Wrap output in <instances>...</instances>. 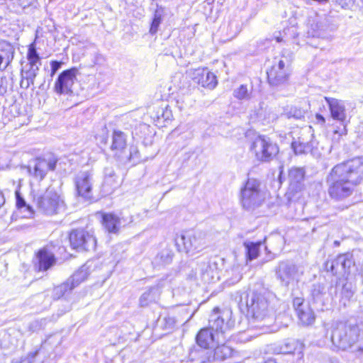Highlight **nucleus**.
<instances>
[{
	"label": "nucleus",
	"mask_w": 363,
	"mask_h": 363,
	"mask_svg": "<svg viewBox=\"0 0 363 363\" xmlns=\"http://www.w3.org/2000/svg\"><path fill=\"white\" fill-rule=\"evenodd\" d=\"M363 178V157L335 165L326 177L328 192L334 200L350 196Z\"/></svg>",
	"instance_id": "1"
},
{
	"label": "nucleus",
	"mask_w": 363,
	"mask_h": 363,
	"mask_svg": "<svg viewBox=\"0 0 363 363\" xmlns=\"http://www.w3.org/2000/svg\"><path fill=\"white\" fill-rule=\"evenodd\" d=\"M272 295L266 291H253L246 296L245 303L247 312L252 315L255 327L262 333H272L275 330L274 323L275 317L273 308L270 306V298Z\"/></svg>",
	"instance_id": "2"
},
{
	"label": "nucleus",
	"mask_w": 363,
	"mask_h": 363,
	"mask_svg": "<svg viewBox=\"0 0 363 363\" xmlns=\"http://www.w3.org/2000/svg\"><path fill=\"white\" fill-rule=\"evenodd\" d=\"M331 341L340 350L363 352V329L357 325L338 323L332 330Z\"/></svg>",
	"instance_id": "3"
},
{
	"label": "nucleus",
	"mask_w": 363,
	"mask_h": 363,
	"mask_svg": "<svg viewBox=\"0 0 363 363\" xmlns=\"http://www.w3.org/2000/svg\"><path fill=\"white\" fill-rule=\"evenodd\" d=\"M175 243L179 251H184L186 254L194 255L207 246L206 233L201 231L185 232L177 235Z\"/></svg>",
	"instance_id": "4"
},
{
	"label": "nucleus",
	"mask_w": 363,
	"mask_h": 363,
	"mask_svg": "<svg viewBox=\"0 0 363 363\" xmlns=\"http://www.w3.org/2000/svg\"><path fill=\"white\" fill-rule=\"evenodd\" d=\"M232 312L229 310H220L215 308L208 319L209 328L215 331L217 342H223L225 339V334L234 326L231 320Z\"/></svg>",
	"instance_id": "5"
},
{
	"label": "nucleus",
	"mask_w": 363,
	"mask_h": 363,
	"mask_svg": "<svg viewBox=\"0 0 363 363\" xmlns=\"http://www.w3.org/2000/svg\"><path fill=\"white\" fill-rule=\"evenodd\" d=\"M261 183L256 179H248L240 191V201L247 210L259 206L264 200V194L260 189Z\"/></svg>",
	"instance_id": "6"
},
{
	"label": "nucleus",
	"mask_w": 363,
	"mask_h": 363,
	"mask_svg": "<svg viewBox=\"0 0 363 363\" xmlns=\"http://www.w3.org/2000/svg\"><path fill=\"white\" fill-rule=\"evenodd\" d=\"M303 274L304 269L302 266L289 260L279 262L275 268L276 277L284 286L298 282Z\"/></svg>",
	"instance_id": "7"
},
{
	"label": "nucleus",
	"mask_w": 363,
	"mask_h": 363,
	"mask_svg": "<svg viewBox=\"0 0 363 363\" xmlns=\"http://www.w3.org/2000/svg\"><path fill=\"white\" fill-rule=\"evenodd\" d=\"M250 150L257 160L265 162L272 160L279 152L278 145L264 136L257 137L252 142Z\"/></svg>",
	"instance_id": "8"
},
{
	"label": "nucleus",
	"mask_w": 363,
	"mask_h": 363,
	"mask_svg": "<svg viewBox=\"0 0 363 363\" xmlns=\"http://www.w3.org/2000/svg\"><path fill=\"white\" fill-rule=\"evenodd\" d=\"M38 208L44 213L52 215L64 209V201L54 188L48 187L37 200Z\"/></svg>",
	"instance_id": "9"
},
{
	"label": "nucleus",
	"mask_w": 363,
	"mask_h": 363,
	"mask_svg": "<svg viewBox=\"0 0 363 363\" xmlns=\"http://www.w3.org/2000/svg\"><path fill=\"white\" fill-rule=\"evenodd\" d=\"M70 245L79 251L94 250L96 246V240L91 230L84 228L74 229L69 235Z\"/></svg>",
	"instance_id": "10"
},
{
	"label": "nucleus",
	"mask_w": 363,
	"mask_h": 363,
	"mask_svg": "<svg viewBox=\"0 0 363 363\" xmlns=\"http://www.w3.org/2000/svg\"><path fill=\"white\" fill-rule=\"evenodd\" d=\"M57 159L55 157L48 158H36L28 167L29 174L38 181H42L49 171L56 168Z\"/></svg>",
	"instance_id": "11"
},
{
	"label": "nucleus",
	"mask_w": 363,
	"mask_h": 363,
	"mask_svg": "<svg viewBox=\"0 0 363 363\" xmlns=\"http://www.w3.org/2000/svg\"><path fill=\"white\" fill-rule=\"evenodd\" d=\"M77 73L78 69L75 67L62 72L55 82L54 91L60 95L71 94Z\"/></svg>",
	"instance_id": "12"
},
{
	"label": "nucleus",
	"mask_w": 363,
	"mask_h": 363,
	"mask_svg": "<svg viewBox=\"0 0 363 363\" xmlns=\"http://www.w3.org/2000/svg\"><path fill=\"white\" fill-rule=\"evenodd\" d=\"M77 194L85 200L93 199L94 178L91 171L79 172L74 180Z\"/></svg>",
	"instance_id": "13"
},
{
	"label": "nucleus",
	"mask_w": 363,
	"mask_h": 363,
	"mask_svg": "<svg viewBox=\"0 0 363 363\" xmlns=\"http://www.w3.org/2000/svg\"><path fill=\"white\" fill-rule=\"evenodd\" d=\"M191 79L203 87L213 89L217 85L216 75L207 68H198L189 71Z\"/></svg>",
	"instance_id": "14"
},
{
	"label": "nucleus",
	"mask_w": 363,
	"mask_h": 363,
	"mask_svg": "<svg viewBox=\"0 0 363 363\" xmlns=\"http://www.w3.org/2000/svg\"><path fill=\"white\" fill-rule=\"evenodd\" d=\"M325 100L329 106L330 111L333 118L340 121L343 125L342 129H341L340 131L335 130V133H339L340 135H346L347 129L345 121L347 115L344 102L334 98L326 97Z\"/></svg>",
	"instance_id": "15"
},
{
	"label": "nucleus",
	"mask_w": 363,
	"mask_h": 363,
	"mask_svg": "<svg viewBox=\"0 0 363 363\" xmlns=\"http://www.w3.org/2000/svg\"><path fill=\"white\" fill-rule=\"evenodd\" d=\"M311 297L313 303L318 305L320 309L325 305L326 301V281L318 280L313 283L311 286Z\"/></svg>",
	"instance_id": "16"
},
{
	"label": "nucleus",
	"mask_w": 363,
	"mask_h": 363,
	"mask_svg": "<svg viewBox=\"0 0 363 363\" xmlns=\"http://www.w3.org/2000/svg\"><path fill=\"white\" fill-rule=\"evenodd\" d=\"M126 135L121 130H114L112 135V143L111 150L113 152L114 156L120 160L126 151Z\"/></svg>",
	"instance_id": "17"
},
{
	"label": "nucleus",
	"mask_w": 363,
	"mask_h": 363,
	"mask_svg": "<svg viewBox=\"0 0 363 363\" xmlns=\"http://www.w3.org/2000/svg\"><path fill=\"white\" fill-rule=\"evenodd\" d=\"M37 264L35 265L38 271H46L55 264L56 259L52 252L47 248L40 249L36 254Z\"/></svg>",
	"instance_id": "18"
},
{
	"label": "nucleus",
	"mask_w": 363,
	"mask_h": 363,
	"mask_svg": "<svg viewBox=\"0 0 363 363\" xmlns=\"http://www.w3.org/2000/svg\"><path fill=\"white\" fill-rule=\"evenodd\" d=\"M101 218L104 228L110 233H117L122 225H126V223L123 224V218H119L113 213H104Z\"/></svg>",
	"instance_id": "19"
},
{
	"label": "nucleus",
	"mask_w": 363,
	"mask_h": 363,
	"mask_svg": "<svg viewBox=\"0 0 363 363\" xmlns=\"http://www.w3.org/2000/svg\"><path fill=\"white\" fill-rule=\"evenodd\" d=\"M118 186V183L114 170L111 167H106L104 169V182L101 184V192L103 195L106 196L111 194Z\"/></svg>",
	"instance_id": "20"
},
{
	"label": "nucleus",
	"mask_w": 363,
	"mask_h": 363,
	"mask_svg": "<svg viewBox=\"0 0 363 363\" xmlns=\"http://www.w3.org/2000/svg\"><path fill=\"white\" fill-rule=\"evenodd\" d=\"M15 49L6 41L0 42V71L6 69L13 60Z\"/></svg>",
	"instance_id": "21"
},
{
	"label": "nucleus",
	"mask_w": 363,
	"mask_h": 363,
	"mask_svg": "<svg viewBox=\"0 0 363 363\" xmlns=\"http://www.w3.org/2000/svg\"><path fill=\"white\" fill-rule=\"evenodd\" d=\"M196 343L203 349L208 348L211 343L217 341L216 334H213L210 328L200 330L196 337Z\"/></svg>",
	"instance_id": "22"
},
{
	"label": "nucleus",
	"mask_w": 363,
	"mask_h": 363,
	"mask_svg": "<svg viewBox=\"0 0 363 363\" xmlns=\"http://www.w3.org/2000/svg\"><path fill=\"white\" fill-rule=\"evenodd\" d=\"M267 78L271 86H279L287 82L288 74L286 70L276 71V69H270L267 72Z\"/></svg>",
	"instance_id": "23"
},
{
	"label": "nucleus",
	"mask_w": 363,
	"mask_h": 363,
	"mask_svg": "<svg viewBox=\"0 0 363 363\" xmlns=\"http://www.w3.org/2000/svg\"><path fill=\"white\" fill-rule=\"evenodd\" d=\"M291 147L296 155L304 154L311 150L313 144L311 140H307L302 134L297 140L292 142Z\"/></svg>",
	"instance_id": "24"
},
{
	"label": "nucleus",
	"mask_w": 363,
	"mask_h": 363,
	"mask_svg": "<svg viewBox=\"0 0 363 363\" xmlns=\"http://www.w3.org/2000/svg\"><path fill=\"white\" fill-rule=\"evenodd\" d=\"M89 273L88 272V268L85 266H82L79 270L73 274V275L69 277L67 281L69 282L70 287L73 289L77 286L82 281H85Z\"/></svg>",
	"instance_id": "25"
},
{
	"label": "nucleus",
	"mask_w": 363,
	"mask_h": 363,
	"mask_svg": "<svg viewBox=\"0 0 363 363\" xmlns=\"http://www.w3.org/2000/svg\"><path fill=\"white\" fill-rule=\"evenodd\" d=\"M160 290L157 286L150 287L144 292L140 298V305L142 307L147 306L150 303L155 301L159 297Z\"/></svg>",
	"instance_id": "26"
},
{
	"label": "nucleus",
	"mask_w": 363,
	"mask_h": 363,
	"mask_svg": "<svg viewBox=\"0 0 363 363\" xmlns=\"http://www.w3.org/2000/svg\"><path fill=\"white\" fill-rule=\"evenodd\" d=\"M223 342H223H220L221 345L217 346L214 350H212L214 361H223L232 354V349L225 345Z\"/></svg>",
	"instance_id": "27"
},
{
	"label": "nucleus",
	"mask_w": 363,
	"mask_h": 363,
	"mask_svg": "<svg viewBox=\"0 0 363 363\" xmlns=\"http://www.w3.org/2000/svg\"><path fill=\"white\" fill-rule=\"evenodd\" d=\"M191 355L193 359H196L199 363H208L214 361L213 351L201 348L198 351L191 352Z\"/></svg>",
	"instance_id": "28"
},
{
	"label": "nucleus",
	"mask_w": 363,
	"mask_h": 363,
	"mask_svg": "<svg viewBox=\"0 0 363 363\" xmlns=\"http://www.w3.org/2000/svg\"><path fill=\"white\" fill-rule=\"evenodd\" d=\"M298 319L300 322L303 325H312L315 320V316L312 311V309L308 306L307 307H305L303 310L300 311L296 313Z\"/></svg>",
	"instance_id": "29"
},
{
	"label": "nucleus",
	"mask_w": 363,
	"mask_h": 363,
	"mask_svg": "<svg viewBox=\"0 0 363 363\" xmlns=\"http://www.w3.org/2000/svg\"><path fill=\"white\" fill-rule=\"evenodd\" d=\"M40 66L38 65L27 64L21 69V77L28 80L30 82H34L36 76L38 75Z\"/></svg>",
	"instance_id": "30"
},
{
	"label": "nucleus",
	"mask_w": 363,
	"mask_h": 363,
	"mask_svg": "<svg viewBox=\"0 0 363 363\" xmlns=\"http://www.w3.org/2000/svg\"><path fill=\"white\" fill-rule=\"evenodd\" d=\"M174 253L169 248L162 250L155 257V263L157 265L169 264L172 262Z\"/></svg>",
	"instance_id": "31"
},
{
	"label": "nucleus",
	"mask_w": 363,
	"mask_h": 363,
	"mask_svg": "<svg viewBox=\"0 0 363 363\" xmlns=\"http://www.w3.org/2000/svg\"><path fill=\"white\" fill-rule=\"evenodd\" d=\"M260 242H245L244 246L246 249V255L247 260H253L256 259L259 253Z\"/></svg>",
	"instance_id": "32"
},
{
	"label": "nucleus",
	"mask_w": 363,
	"mask_h": 363,
	"mask_svg": "<svg viewBox=\"0 0 363 363\" xmlns=\"http://www.w3.org/2000/svg\"><path fill=\"white\" fill-rule=\"evenodd\" d=\"M352 261L347 255H340L335 259V264L339 267L341 274L345 273L351 267Z\"/></svg>",
	"instance_id": "33"
},
{
	"label": "nucleus",
	"mask_w": 363,
	"mask_h": 363,
	"mask_svg": "<svg viewBox=\"0 0 363 363\" xmlns=\"http://www.w3.org/2000/svg\"><path fill=\"white\" fill-rule=\"evenodd\" d=\"M26 57L28 64L41 65V58L37 52L35 42L29 45Z\"/></svg>",
	"instance_id": "34"
},
{
	"label": "nucleus",
	"mask_w": 363,
	"mask_h": 363,
	"mask_svg": "<svg viewBox=\"0 0 363 363\" xmlns=\"http://www.w3.org/2000/svg\"><path fill=\"white\" fill-rule=\"evenodd\" d=\"M305 177V171L303 168L293 167L289 170V179L291 184L301 183Z\"/></svg>",
	"instance_id": "35"
},
{
	"label": "nucleus",
	"mask_w": 363,
	"mask_h": 363,
	"mask_svg": "<svg viewBox=\"0 0 363 363\" xmlns=\"http://www.w3.org/2000/svg\"><path fill=\"white\" fill-rule=\"evenodd\" d=\"M138 155L139 152L137 147L132 146L130 147L128 152H127L126 151L125 152L120 161L123 163H126L128 162H133V163H137L140 160Z\"/></svg>",
	"instance_id": "36"
},
{
	"label": "nucleus",
	"mask_w": 363,
	"mask_h": 363,
	"mask_svg": "<svg viewBox=\"0 0 363 363\" xmlns=\"http://www.w3.org/2000/svg\"><path fill=\"white\" fill-rule=\"evenodd\" d=\"M252 89H248L246 85L242 84L233 91V96L239 100H250Z\"/></svg>",
	"instance_id": "37"
},
{
	"label": "nucleus",
	"mask_w": 363,
	"mask_h": 363,
	"mask_svg": "<svg viewBox=\"0 0 363 363\" xmlns=\"http://www.w3.org/2000/svg\"><path fill=\"white\" fill-rule=\"evenodd\" d=\"M306 113L305 110L297 106H291L285 111V115L289 118H294L296 119H301L304 118Z\"/></svg>",
	"instance_id": "38"
},
{
	"label": "nucleus",
	"mask_w": 363,
	"mask_h": 363,
	"mask_svg": "<svg viewBox=\"0 0 363 363\" xmlns=\"http://www.w3.org/2000/svg\"><path fill=\"white\" fill-rule=\"evenodd\" d=\"M73 288L70 287L69 282L66 281L65 282L62 283V284L55 287L53 290V296L55 298H60L64 294L67 292L68 291L72 290Z\"/></svg>",
	"instance_id": "39"
},
{
	"label": "nucleus",
	"mask_w": 363,
	"mask_h": 363,
	"mask_svg": "<svg viewBox=\"0 0 363 363\" xmlns=\"http://www.w3.org/2000/svg\"><path fill=\"white\" fill-rule=\"evenodd\" d=\"M16 206L18 209H24L28 212V216H31L33 214L32 208L28 205L23 198L20 195L18 191H16Z\"/></svg>",
	"instance_id": "40"
},
{
	"label": "nucleus",
	"mask_w": 363,
	"mask_h": 363,
	"mask_svg": "<svg viewBox=\"0 0 363 363\" xmlns=\"http://www.w3.org/2000/svg\"><path fill=\"white\" fill-rule=\"evenodd\" d=\"M341 295L342 298L350 300L354 295L352 284L350 282L345 283L342 286Z\"/></svg>",
	"instance_id": "41"
},
{
	"label": "nucleus",
	"mask_w": 363,
	"mask_h": 363,
	"mask_svg": "<svg viewBox=\"0 0 363 363\" xmlns=\"http://www.w3.org/2000/svg\"><path fill=\"white\" fill-rule=\"evenodd\" d=\"M177 323L178 320L173 316L167 315L162 319V326L167 330H173Z\"/></svg>",
	"instance_id": "42"
},
{
	"label": "nucleus",
	"mask_w": 363,
	"mask_h": 363,
	"mask_svg": "<svg viewBox=\"0 0 363 363\" xmlns=\"http://www.w3.org/2000/svg\"><path fill=\"white\" fill-rule=\"evenodd\" d=\"M161 21H162L161 14L159 13L157 11H155L153 20L151 23L150 29V33L152 35H154L157 32L159 26L161 23Z\"/></svg>",
	"instance_id": "43"
},
{
	"label": "nucleus",
	"mask_w": 363,
	"mask_h": 363,
	"mask_svg": "<svg viewBox=\"0 0 363 363\" xmlns=\"http://www.w3.org/2000/svg\"><path fill=\"white\" fill-rule=\"evenodd\" d=\"M96 138L101 143H106L108 138V130L106 125L101 127V132L97 133Z\"/></svg>",
	"instance_id": "44"
},
{
	"label": "nucleus",
	"mask_w": 363,
	"mask_h": 363,
	"mask_svg": "<svg viewBox=\"0 0 363 363\" xmlns=\"http://www.w3.org/2000/svg\"><path fill=\"white\" fill-rule=\"evenodd\" d=\"M325 268L328 272H330L333 275L341 274L339 270V267H337L335 264V259L332 261H327L325 263Z\"/></svg>",
	"instance_id": "45"
},
{
	"label": "nucleus",
	"mask_w": 363,
	"mask_h": 363,
	"mask_svg": "<svg viewBox=\"0 0 363 363\" xmlns=\"http://www.w3.org/2000/svg\"><path fill=\"white\" fill-rule=\"evenodd\" d=\"M293 305H294V307L297 312L301 310H303L305 307H307L308 306L307 305H305L303 303V299L301 298H299V297H297V298H295L293 301Z\"/></svg>",
	"instance_id": "46"
},
{
	"label": "nucleus",
	"mask_w": 363,
	"mask_h": 363,
	"mask_svg": "<svg viewBox=\"0 0 363 363\" xmlns=\"http://www.w3.org/2000/svg\"><path fill=\"white\" fill-rule=\"evenodd\" d=\"M62 65V62L57 60H52L50 62V77H53V76L56 74V72L61 68Z\"/></svg>",
	"instance_id": "47"
},
{
	"label": "nucleus",
	"mask_w": 363,
	"mask_h": 363,
	"mask_svg": "<svg viewBox=\"0 0 363 363\" xmlns=\"http://www.w3.org/2000/svg\"><path fill=\"white\" fill-rule=\"evenodd\" d=\"M38 350L28 354V355L22 358L18 363H33L38 354Z\"/></svg>",
	"instance_id": "48"
},
{
	"label": "nucleus",
	"mask_w": 363,
	"mask_h": 363,
	"mask_svg": "<svg viewBox=\"0 0 363 363\" xmlns=\"http://www.w3.org/2000/svg\"><path fill=\"white\" fill-rule=\"evenodd\" d=\"M336 2L344 9H350L353 6L354 0H336Z\"/></svg>",
	"instance_id": "49"
},
{
	"label": "nucleus",
	"mask_w": 363,
	"mask_h": 363,
	"mask_svg": "<svg viewBox=\"0 0 363 363\" xmlns=\"http://www.w3.org/2000/svg\"><path fill=\"white\" fill-rule=\"evenodd\" d=\"M8 80L6 77H0V96H3L7 91Z\"/></svg>",
	"instance_id": "50"
},
{
	"label": "nucleus",
	"mask_w": 363,
	"mask_h": 363,
	"mask_svg": "<svg viewBox=\"0 0 363 363\" xmlns=\"http://www.w3.org/2000/svg\"><path fill=\"white\" fill-rule=\"evenodd\" d=\"M171 116H172L171 111L169 110L167 108H166L165 110L162 109V113L160 116H158V118L161 117L164 121H167V120L170 119Z\"/></svg>",
	"instance_id": "51"
},
{
	"label": "nucleus",
	"mask_w": 363,
	"mask_h": 363,
	"mask_svg": "<svg viewBox=\"0 0 363 363\" xmlns=\"http://www.w3.org/2000/svg\"><path fill=\"white\" fill-rule=\"evenodd\" d=\"M271 69H276L277 70H286L285 69V63L284 60H280L277 65H274Z\"/></svg>",
	"instance_id": "52"
},
{
	"label": "nucleus",
	"mask_w": 363,
	"mask_h": 363,
	"mask_svg": "<svg viewBox=\"0 0 363 363\" xmlns=\"http://www.w3.org/2000/svg\"><path fill=\"white\" fill-rule=\"evenodd\" d=\"M34 82H30L28 80L23 79L21 77V87L23 89H28L30 85H33Z\"/></svg>",
	"instance_id": "53"
},
{
	"label": "nucleus",
	"mask_w": 363,
	"mask_h": 363,
	"mask_svg": "<svg viewBox=\"0 0 363 363\" xmlns=\"http://www.w3.org/2000/svg\"><path fill=\"white\" fill-rule=\"evenodd\" d=\"M315 123L317 124H319L320 125H323L325 123V118L319 114V113H316L315 116Z\"/></svg>",
	"instance_id": "54"
},
{
	"label": "nucleus",
	"mask_w": 363,
	"mask_h": 363,
	"mask_svg": "<svg viewBox=\"0 0 363 363\" xmlns=\"http://www.w3.org/2000/svg\"><path fill=\"white\" fill-rule=\"evenodd\" d=\"M201 279L203 282L205 283H207V282H209L210 281V278H209V272L208 271H206L205 272H203L201 275Z\"/></svg>",
	"instance_id": "55"
},
{
	"label": "nucleus",
	"mask_w": 363,
	"mask_h": 363,
	"mask_svg": "<svg viewBox=\"0 0 363 363\" xmlns=\"http://www.w3.org/2000/svg\"><path fill=\"white\" fill-rule=\"evenodd\" d=\"M6 199L4 195V193L0 191V209L5 204Z\"/></svg>",
	"instance_id": "56"
},
{
	"label": "nucleus",
	"mask_w": 363,
	"mask_h": 363,
	"mask_svg": "<svg viewBox=\"0 0 363 363\" xmlns=\"http://www.w3.org/2000/svg\"><path fill=\"white\" fill-rule=\"evenodd\" d=\"M133 222V217L130 216V218H129V221L128 223H131Z\"/></svg>",
	"instance_id": "57"
},
{
	"label": "nucleus",
	"mask_w": 363,
	"mask_h": 363,
	"mask_svg": "<svg viewBox=\"0 0 363 363\" xmlns=\"http://www.w3.org/2000/svg\"><path fill=\"white\" fill-rule=\"evenodd\" d=\"M281 38H279V37H278V38H277V42H281Z\"/></svg>",
	"instance_id": "58"
}]
</instances>
